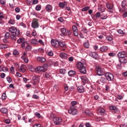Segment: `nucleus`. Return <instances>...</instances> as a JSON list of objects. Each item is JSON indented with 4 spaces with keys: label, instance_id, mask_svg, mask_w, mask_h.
<instances>
[{
    "label": "nucleus",
    "instance_id": "obj_1",
    "mask_svg": "<svg viewBox=\"0 0 127 127\" xmlns=\"http://www.w3.org/2000/svg\"><path fill=\"white\" fill-rule=\"evenodd\" d=\"M76 66L77 69H78L79 72L81 73V74H86V68L84 66V63L82 62V61L77 62Z\"/></svg>",
    "mask_w": 127,
    "mask_h": 127
},
{
    "label": "nucleus",
    "instance_id": "obj_2",
    "mask_svg": "<svg viewBox=\"0 0 127 127\" xmlns=\"http://www.w3.org/2000/svg\"><path fill=\"white\" fill-rule=\"evenodd\" d=\"M9 32L13 34V35H19L20 32L19 29H17L15 27H11L9 29Z\"/></svg>",
    "mask_w": 127,
    "mask_h": 127
},
{
    "label": "nucleus",
    "instance_id": "obj_3",
    "mask_svg": "<svg viewBox=\"0 0 127 127\" xmlns=\"http://www.w3.org/2000/svg\"><path fill=\"white\" fill-rule=\"evenodd\" d=\"M96 70L98 76H104L105 74V69L100 66H97L96 67Z\"/></svg>",
    "mask_w": 127,
    "mask_h": 127
},
{
    "label": "nucleus",
    "instance_id": "obj_4",
    "mask_svg": "<svg viewBox=\"0 0 127 127\" xmlns=\"http://www.w3.org/2000/svg\"><path fill=\"white\" fill-rule=\"evenodd\" d=\"M32 28H38L39 27V22H38V19L34 18L32 22Z\"/></svg>",
    "mask_w": 127,
    "mask_h": 127
},
{
    "label": "nucleus",
    "instance_id": "obj_5",
    "mask_svg": "<svg viewBox=\"0 0 127 127\" xmlns=\"http://www.w3.org/2000/svg\"><path fill=\"white\" fill-rule=\"evenodd\" d=\"M68 114L72 115V116H75L77 115V108L76 107H70V109L68 110Z\"/></svg>",
    "mask_w": 127,
    "mask_h": 127
},
{
    "label": "nucleus",
    "instance_id": "obj_6",
    "mask_svg": "<svg viewBox=\"0 0 127 127\" xmlns=\"http://www.w3.org/2000/svg\"><path fill=\"white\" fill-rule=\"evenodd\" d=\"M105 76L108 81H113L114 80V74L111 72H107Z\"/></svg>",
    "mask_w": 127,
    "mask_h": 127
},
{
    "label": "nucleus",
    "instance_id": "obj_7",
    "mask_svg": "<svg viewBox=\"0 0 127 127\" xmlns=\"http://www.w3.org/2000/svg\"><path fill=\"white\" fill-rule=\"evenodd\" d=\"M54 122L55 125L58 126L62 123V119L60 117H55L54 118Z\"/></svg>",
    "mask_w": 127,
    "mask_h": 127
},
{
    "label": "nucleus",
    "instance_id": "obj_8",
    "mask_svg": "<svg viewBox=\"0 0 127 127\" xmlns=\"http://www.w3.org/2000/svg\"><path fill=\"white\" fill-rule=\"evenodd\" d=\"M35 71L36 72H42L43 73L46 71V69L44 66H39L35 68Z\"/></svg>",
    "mask_w": 127,
    "mask_h": 127
},
{
    "label": "nucleus",
    "instance_id": "obj_9",
    "mask_svg": "<svg viewBox=\"0 0 127 127\" xmlns=\"http://www.w3.org/2000/svg\"><path fill=\"white\" fill-rule=\"evenodd\" d=\"M118 56L119 59L126 58L127 56V54L125 52H120L118 54Z\"/></svg>",
    "mask_w": 127,
    "mask_h": 127
},
{
    "label": "nucleus",
    "instance_id": "obj_10",
    "mask_svg": "<svg viewBox=\"0 0 127 127\" xmlns=\"http://www.w3.org/2000/svg\"><path fill=\"white\" fill-rule=\"evenodd\" d=\"M51 44L53 47H57L59 46V41L57 40H52Z\"/></svg>",
    "mask_w": 127,
    "mask_h": 127
},
{
    "label": "nucleus",
    "instance_id": "obj_11",
    "mask_svg": "<svg viewBox=\"0 0 127 127\" xmlns=\"http://www.w3.org/2000/svg\"><path fill=\"white\" fill-rule=\"evenodd\" d=\"M33 81H34V82L33 83V85L35 86V85H37L38 83H39V81H40V79L36 76H33L32 77Z\"/></svg>",
    "mask_w": 127,
    "mask_h": 127
},
{
    "label": "nucleus",
    "instance_id": "obj_12",
    "mask_svg": "<svg viewBox=\"0 0 127 127\" xmlns=\"http://www.w3.org/2000/svg\"><path fill=\"white\" fill-rule=\"evenodd\" d=\"M17 42L19 44L22 43V44H21V47H24V46H25V42L22 38H19V39L17 41Z\"/></svg>",
    "mask_w": 127,
    "mask_h": 127
},
{
    "label": "nucleus",
    "instance_id": "obj_13",
    "mask_svg": "<svg viewBox=\"0 0 127 127\" xmlns=\"http://www.w3.org/2000/svg\"><path fill=\"white\" fill-rule=\"evenodd\" d=\"M52 8H53V7L49 4H47L45 7V9L46 11H48V12H51V11H52Z\"/></svg>",
    "mask_w": 127,
    "mask_h": 127
},
{
    "label": "nucleus",
    "instance_id": "obj_14",
    "mask_svg": "<svg viewBox=\"0 0 127 127\" xmlns=\"http://www.w3.org/2000/svg\"><path fill=\"white\" fill-rule=\"evenodd\" d=\"M106 6L108 9H110L109 12L113 13V8H114V5L111 4L110 3H107L106 4Z\"/></svg>",
    "mask_w": 127,
    "mask_h": 127
},
{
    "label": "nucleus",
    "instance_id": "obj_15",
    "mask_svg": "<svg viewBox=\"0 0 127 127\" xmlns=\"http://www.w3.org/2000/svg\"><path fill=\"white\" fill-rule=\"evenodd\" d=\"M61 36H65V35L67 34V31H66V28H62L61 29Z\"/></svg>",
    "mask_w": 127,
    "mask_h": 127
},
{
    "label": "nucleus",
    "instance_id": "obj_16",
    "mask_svg": "<svg viewBox=\"0 0 127 127\" xmlns=\"http://www.w3.org/2000/svg\"><path fill=\"white\" fill-rule=\"evenodd\" d=\"M77 90L79 93H84L85 92V88H84L83 86H78L77 87Z\"/></svg>",
    "mask_w": 127,
    "mask_h": 127
},
{
    "label": "nucleus",
    "instance_id": "obj_17",
    "mask_svg": "<svg viewBox=\"0 0 127 127\" xmlns=\"http://www.w3.org/2000/svg\"><path fill=\"white\" fill-rule=\"evenodd\" d=\"M119 62L122 64H126L127 63V60L126 58H119Z\"/></svg>",
    "mask_w": 127,
    "mask_h": 127
},
{
    "label": "nucleus",
    "instance_id": "obj_18",
    "mask_svg": "<svg viewBox=\"0 0 127 127\" xmlns=\"http://www.w3.org/2000/svg\"><path fill=\"white\" fill-rule=\"evenodd\" d=\"M67 56L68 55H67V54L65 53H61L60 54V57H61V58H62L63 59H66Z\"/></svg>",
    "mask_w": 127,
    "mask_h": 127
},
{
    "label": "nucleus",
    "instance_id": "obj_19",
    "mask_svg": "<svg viewBox=\"0 0 127 127\" xmlns=\"http://www.w3.org/2000/svg\"><path fill=\"white\" fill-rule=\"evenodd\" d=\"M31 44H33L34 45H38V41L36 39H33L31 41Z\"/></svg>",
    "mask_w": 127,
    "mask_h": 127
},
{
    "label": "nucleus",
    "instance_id": "obj_20",
    "mask_svg": "<svg viewBox=\"0 0 127 127\" xmlns=\"http://www.w3.org/2000/svg\"><path fill=\"white\" fill-rule=\"evenodd\" d=\"M82 82H83V83H84V84H85V83H87V82H88V78H87V77L85 76H82L81 77Z\"/></svg>",
    "mask_w": 127,
    "mask_h": 127
},
{
    "label": "nucleus",
    "instance_id": "obj_21",
    "mask_svg": "<svg viewBox=\"0 0 127 127\" xmlns=\"http://www.w3.org/2000/svg\"><path fill=\"white\" fill-rule=\"evenodd\" d=\"M0 111L1 113H2V114H5V115H7V109H6V108H1Z\"/></svg>",
    "mask_w": 127,
    "mask_h": 127
},
{
    "label": "nucleus",
    "instance_id": "obj_22",
    "mask_svg": "<svg viewBox=\"0 0 127 127\" xmlns=\"http://www.w3.org/2000/svg\"><path fill=\"white\" fill-rule=\"evenodd\" d=\"M37 60H38V61H40V62L44 63V62H45V61H46V59H45L44 58L38 57L37 58Z\"/></svg>",
    "mask_w": 127,
    "mask_h": 127
},
{
    "label": "nucleus",
    "instance_id": "obj_23",
    "mask_svg": "<svg viewBox=\"0 0 127 127\" xmlns=\"http://www.w3.org/2000/svg\"><path fill=\"white\" fill-rule=\"evenodd\" d=\"M108 50V47L103 46L100 48V51L102 52H105Z\"/></svg>",
    "mask_w": 127,
    "mask_h": 127
},
{
    "label": "nucleus",
    "instance_id": "obj_24",
    "mask_svg": "<svg viewBox=\"0 0 127 127\" xmlns=\"http://www.w3.org/2000/svg\"><path fill=\"white\" fill-rule=\"evenodd\" d=\"M68 75H69L70 77H71V76H73L76 74V71H75L74 70H69L68 72Z\"/></svg>",
    "mask_w": 127,
    "mask_h": 127
},
{
    "label": "nucleus",
    "instance_id": "obj_25",
    "mask_svg": "<svg viewBox=\"0 0 127 127\" xmlns=\"http://www.w3.org/2000/svg\"><path fill=\"white\" fill-rule=\"evenodd\" d=\"M59 46H60L61 47H65L66 46V44L63 41L59 42Z\"/></svg>",
    "mask_w": 127,
    "mask_h": 127
},
{
    "label": "nucleus",
    "instance_id": "obj_26",
    "mask_svg": "<svg viewBox=\"0 0 127 127\" xmlns=\"http://www.w3.org/2000/svg\"><path fill=\"white\" fill-rule=\"evenodd\" d=\"M8 46L7 45L5 44H1L0 45V48L1 49H5V48H7Z\"/></svg>",
    "mask_w": 127,
    "mask_h": 127
},
{
    "label": "nucleus",
    "instance_id": "obj_27",
    "mask_svg": "<svg viewBox=\"0 0 127 127\" xmlns=\"http://www.w3.org/2000/svg\"><path fill=\"white\" fill-rule=\"evenodd\" d=\"M90 56L91 57H93V58H94V59H97V58H98V54H97V53H92Z\"/></svg>",
    "mask_w": 127,
    "mask_h": 127
},
{
    "label": "nucleus",
    "instance_id": "obj_28",
    "mask_svg": "<svg viewBox=\"0 0 127 127\" xmlns=\"http://www.w3.org/2000/svg\"><path fill=\"white\" fill-rule=\"evenodd\" d=\"M24 65L22 64L20 68H19V71H20V72H22V73H24V72H25V69H24Z\"/></svg>",
    "mask_w": 127,
    "mask_h": 127
},
{
    "label": "nucleus",
    "instance_id": "obj_29",
    "mask_svg": "<svg viewBox=\"0 0 127 127\" xmlns=\"http://www.w3.org/2000/svg\"><path fill=\"white\" fill-rule=\"evenodd\" d=\"M121 5L123 8H125L127 5V1L126 0H123V1L122 2Z\"/></svg>",
    "mask_w": 127,
    "mask_h": 127
},
{
    "label": "nucleus",
    "instance_id": "obj_30",
    "mask_svg": "<svg viewBox=\"0 0 127 127\" xmlns=\"http://www.w3.org/2000/svg\"><path fill=\"white\" fill-rule=\"evenodd\" d=\"M66 70L65 69H60V74H62L63 75H64V74H66Z\"/></svg>",
    "mask_w": 127,
    "mask_h": 127
},
{
    "label": "nucleus",
    "instance_id": "obj_31",
    "mask_svg": "<svg viewBox=\"0 0 127 127\" xmlns=\"http://www.w3.org/2000/svg\"><path fill=\"white\" fill-rule=\"evenodd\" d=\"M36 10H37V11H39L40 10H41V5L40 4H38L36 6L35 8Z\"/></svg>",
    "mask_w": 127,
    "mask_h": 127
},
{
    "label": "nucleus",
    "instance_id": "obj_32",
    "mask_svg": "<svg viewBox=\"0 0 127 127\" xmlns=\"http://www.w3.org/2000/svg\"><path fill=\"white\" fill-rule=\"evenodd\" d=\"M17 36H18V35H14L13 34H12V35L10 36V38L12 39V40H14V41H16Z\"/></svg>",
    "mask_w": 127,
    "mask_h": 127
},
{
    "label": "nucleus",
    "instance_id": "obj_33",
    "mask_svg": "<svg viewBox=\"0 0 127 127\" xmlns=\"http://www.w3.org/2000/svg\"><path fill=\"white\" fill-rule=\"evenodd\" d=\"M32 3V4L34 5V4H37L38 3V0H33L32 2L30 1L29 3L30 4Z\"/></svg>",
    "mask_w": 127,
    "mask_h": 127
},
{
    "label": "nucleus",
    "instance_id": "obj_34",
    "mask_svg": "<svg viewBox=\"0 0 127 127\" xmlns=\"http://www.w3.org/2000/svg\"><path fill=\"white\" fill-rule=\"evenodd\" d=\"M50 76H51L50 73H48V72H46L45 74H44V77L45 78H50Z\"/></svg>",
    "mask_w": 127,
    "mask_h": 127
},
{
    "label": "nucleus",
    "instance_id": "obj_35",
    "mask_svg": "<svg viewBox=\"0 0 127 127\" xmlns=\"http://www.w3.org/2000/svg\"><path fill=\"white\" fill-rule=\"evenodd\" d=\"M113 39V38L111 36H106V40H107L108 41H112Z\"/></svg>",
    "mask_w": 127,
    "mask_h": 127
},
{
    "label": "nucleus",
    "instance_id": "obj_36",
    "mask_svg": "<svg viewBox=\"0 0 127 127\" xmlns=\"http://www.w3.org/2000/svg\"><path fill=\"white\" fill-rule=\"evenodd\" d=\"M71 106L70 107H73V108H76V105H77V102L72 101L71 102Z\"/></svg>",
    "mask_w": 127,
    "mask_h": 127
},
{
    "label": "nucleus",
    "instance_id": "obj_37",
    "mask_svg": "<svg viewBox=\"0 0 127 127\" xmlns=\"http://www.w3.org/2000/svg\"><path fill=\"white\" fill-rule=\"evenodd\" d=\"M9 37V33L6 32L4 35L5 39H8Z\"/></svg>",
    "mask_w": 127,
    "mask_h": 127
},
{
    "label": "nucleus",
    "instance_id": "obj_38",
    "mask_svg": "<svg viewBox=\"0 0 127 127\" xmlns=\"http://www.w3.org/2000/svg\"><path fill=\"white\" fill-rule=\"evenodd\" d=\"M84 45L85 48H89V41H86L84 43Z\"/></svg>",
    "mask_w": 127,
    "mask_h": 127
},
{
    "label": "nucleus",
    "instance_id": "obj_39",
    "mask_svg": "<svg viewBox=\"0 0 127 127\" xmlns=\"http://www.w3.org/2000/svg\"><path fill=\"white\" fill-rule=\"evenodd\" d=\"M106 78H105L104 77H101L100 78V82H101V83H106Z\"/></svg>",
    "mask_w": 127,
    "mask_h": 127
},
{
    "label": "nucleus",
    "instance_id": "obj_40",
    "mask_svg": "<svg viewBox=\"0 0 127 127\" xmlns=\"http://www.w3.org/2000/svg\"><path fill=\"white\" fill-rule=\"evenodd\" d=\"M21 58L22 59H23L24 62H25L26 63H28V59H27L26 58H25L24 56H22Z\"/></svg>",
    "mask_w": 127,
    "mask_h": 127
},
{
    "label": "nucleus",
    "instance_id": "obj_41",
    "mask_svg": "<svg viewBox=\"0 0 127 127\" xmlns=\"http://www.w3.org/2000/svg\"><path fill=\"white\" fill-rule=\"evenodd\" d=\"M65 5H66V4L63 3V2H60L59 3V6L60 7H62L63 8L64 7H65Z\"/></svg>",
    "mask_w": 127,
    "mask_h": 127
},
{
    "label": "nucleus",
    "instance_id": "obj_42",
    "mask_svg": "<svg viewBox=\"0 0 127 127\" xmlns=\"http://www.w3.org/2000/svg\"><path fill=\"white\" fill-rule=\"evenodd\" d=\"M31 46L30 45H27L26 46V51H29V50H31Z\"/></svg>",
    "mask_w": 127,
    "mask_h": 127
},
{
    "label": "nucleus",
    "instance_id": "obj_43",
    "mask_svg": "<svg viewBox=\"0 0 127 127\" xmlns=\"http://www.w3.org/2000/svg\"><path fill=\"white\" fill-rule=\"evenodd\" d=\"M35 115L36 117H37V118H38V119H40V118H41V115H40V113L38 112H36L35 113Z\"/></svg>",
    "mask_w": 127,
    "mask_h": 127
},
{
    "label": "nucleus",
    "instance_id": "obj_44",
    "mask_svg": "<svg viewBox=\"0 0 127 127\" xmlns=\"http://www.w3.org/2000/svg\"><path fill=\"white\" fill-rule=\"evenodd\" d=\"M118 32L119 34H126V33L124 32V31L122 30V29L118 30Z\"/></svg>",
    "mask_w": 127,
    "mask_h": 127
},
{
    "label": "nucleus",
    "instance_id": "obj_45",
    "mask_svg": "<svg viewBox=\"0 0 127 127\" xmlns=\"http://www.w3.org/2000/svg\"><path fill=\"white\" fill-rule=\"evenodd\" d=\"M89 8H90V7H89V6H86V7L83 8L81 9V10H82V11H87V10H88Z\"/></svg>",
    "mask_w": 127,
    "mask_h": 127
},
{
    "label": "nucleus",
    "instance_id": "obj_46",
    "mask_svg": "<svg viewBox=\"0 0 127 127\" xmlns=\"http://www.w3.org/2000/svg\"><path fill=\"white\" fill-rule=\"evenodd\" d=\"M8 23H9L10 24L13 25V24H14V23H15V22L14 21V20H13L12 19H10L8 21Z\"/></svg>",
    "mask_w": 127,
    "mask_h": 127
},
{
    "label": "nucleus",
    "instance_id": "obj_47",
    "mask_svg": "<svg viewBox=\"0 0 127 127\" xmlns=\"http://www.w3.org/2000/svg\"><path fill=\"white\" fill-rule=\"evenodd\" d=\"M6 80L7 81V82H8L9 83H11L12 79H11V78H10V77L9 76H7L6 77Z\"/></svg>",
    "mask_w": 127,
    "mask_h": 127
},
{
    "label": "nucleus",
    "instance_id": "obj_48",
    "mask_svg": "<svg viewBox=\"0 0 127 127\" xmlns=\"http://www.w3.org/2000/svg\"><path fill=\"white\" fill-rule=\"evenodd\" d=\"M101 16V13L100 12H97L95 14V17L96 18H99Z\"/></svg>",
    "mask_w": 127,
    "mask_h": 127
},
{
    "label": "nucleus",
    "instance_id": "obj_49",
    "mask_svg": "<svg viewBox=\"0 0 127 127\" xmlns=\"http://www.w3.org/2000/svg\"><path fill=\"white\" fill-rule=\"evenodd\" d=\"M110 110H111V111H115V110H117V107L116 106H111L110 107Z\"/></svg>",
    "mask_w": 127,
    "mask_h": 127
},
{
    "label": "nucleus",
    "instance_id": "obj_50",
    "mask_svg": "<svg viewBox=\"0 0 127 127\" xmlns=\"http://www.w3.org/2000/svg\"><path fill=\"white\" fill-rule=\"evenodd\" d=\"M5 93H4L2 94L1 98H2V100H5L6 99V96H5Z\"/></svg>",
    "mask_w": 127,
    "mask_h": 127
},
{
    "label": "nucleus",
    "instance_id": "obj_51",
    "mask_svg": "<svg viewBox=\"0 0 127 127\" xmlns=\"http://www.w3.org/2000/svg\"><path fill=\"white\" fill-rule=\"evenodd\" d=\"M72 30H73V31H78V28H77L76 26H73Z\"/></svg>",
    "mask_w": 127,
    "mask_h": 127
},
{
    "label": "nucleus",
    "instance_id": "obj_52",
    "mask_svg": "<svg viewBox=\"0 0 127 127\" xmlns=\"http://www.w3.org/2000/svg\"><path fill=\"white\" fill-rule=\"evenodd\" d=\"M47 54L49 55V56H53V52L50 51V52H47Z\"/></svg>",
    "mask_w": 127,
    "mask_h": 127
},
{
    "label": "nucleus",
    "instance_id": "obj_53",
    "mask_svg": "<svg viewBox=\"0 0 127 127\" xmlns=\"http://www.w3.org/2000/svg\"><path fill=\"white\" fill-rule=\"evenodd\" d=\"M88 90L89 93L90 92H93V90H94V88H93V87H92V86H90L88 88Z\"/></svg>",
    "mask_w": 127,
    "mask_h": 127
},
{
    "label": "nucleus",
    "instance_id": "obj_54",
    "mask_svg": "<svg viewBox=\"0 0 127 127\" xmlns=\"http://www.w3.org/2000/svg\"><path fill=\"white\" fill-rule=\"evenodd\" d=\"M58 20L59 21H60V22H63L64 21V19L61 17L58 18Z\"/></svg>",
    "mask_w": 127,
    "mask_h": 127
},
{
    "label": "nucleus",
    "instance_id": "obj_55",
    "mask_svg": "<svg viewBox=\"0 0 127 127\" xmlns=\"http://www.w3.org/2000/svg\"><path fill=\"white\" fill-rule=\"evenodd\" d=\"M26 35L29 37L31 36V32H30V31H27L26 33Z\"/></svg>",
    "mask_w": 127,
    "mask_h": 127
},
{
    "label": "nucleus",
    "instance_id": "obj_56",
    "mask_svg": "<svg viewBox=\"0 0 127 127\" xmlns=\"http://www.w3.org/2000/svg\"><path fill=\"white\" fill-rule=\"evenodd\" d=\"M36 34H37L36 31L35 30H34L31 34V35L32 36H36Z\"/></svg>",
    "mask_w": 127,
    "mask_h": 127
},
{
    "label": "nucleus",
    "instance_id": "obj_57",
    "mask_svg": "<svg viewBox=\"0 0 127 127\" xmlns=\"http://www.w3.org/2000/svg\"><path fill=\"white\" fill-rule=\"evenodd\" d=\"M54 89V91H55V92H57V91H58V87L57 86V85H55L53 87Z\"/></svg>",
    "mask_w": 127,
    "mask_h": 127
},
{
    "label": "nucleus",
    "instance_id": "obj_58",
    "mask_svg": "<svg viewBox=\"0 0 127 127\" xmlns=\"http://www.w3.org/2000/svg\"><path fill=\"white\" fill-rule=\"evenodd\" d=\"M109 56H111V57H114V56H115L116 54L114 53H110L108 54Z\"/></svg>",
    "mask_w": 127,
    "mask_h": 127
},
{
    "label": "nucleus",
    "instance_id": "obj_59",
    "mask_svg": "<svg viewBox=\"0 0 127 127\" xmlns=\"http://www.w3.org/2000/svg\"><path fill=\"white\" fill-rule=\"evenodd\" d=\"M13 54L14 55H18V51H17L16 50H14L13 52Z\"/></svg>",
    "mask_w": 127,
    "mask_h": 127
},
{
    "label": "nucleus",
    "instance_id": "obj_60",
    "mask_svg": "<svg viewBox=\"0 0 127 127\" xmlns=\"http://www.w3.org/2000/svg\"><path fill=\"white\" fill-rule=\"evenodd\" d=\"M85 115H87V116H90V115H91V112L89 111H85Z\"/></svg>",
    "mask_w": 127,
    "mask_h": 127
},
{
    "label": "nucleus",
    "instance_id": "obj_61",
    "mask_svg": "<svg viewBox=\"0 0 127 127\" xmlns=\"http://www.w3.org/2000/svg\"><path fill=\"white\" fill-rule=\"evenodd\" d=\"M82 31L84 33H88V30L86 28H84L82 29Z\"/></svg>",
    "mask_w": 127,
    "mask_h": 127
},
{
    "label": "nucleus",
    "instance_id": "obj_62",
    "mask_svg": "<svg viewBox=\"0 0 127 127\" xmlns=\"http://www.w3.org/2000/svg\"><path fill=\"white\" fill-rule=\"evenodd\" d=\"M99 111H100V114H104V113H105V109H104L100 108L99 109Z\"/></svg>",
    "mask_w": 127,
    "mask_h": 127
},
{
    "label": "nucleus",
    "instance_id": "obj_63",
    "mask_svg": "<svg viewBox=\"0 0 127 127\" xmlns=\"http://www.w3.org/2000/svg\"><path fill=\"white\" fill-rule=\"evenodd\" d=\"M73 35H74V36H78V31H74Z\"/></svg>",
    "mask_w": 127,
    "mask_h": 127
},
{
    "label": "nucleus",
    "instance_id": "obj_64",
    "mask_svg": "<svg viewBox=\"0 0 127 127\" xmlns=\"http://www.w3.org/2000/svg\"><path fill=\"white\" fill-rule=\"evenodd\" d=\"M0 3L1 4H5V0H0Z\"/></svg>",
    "mask_w": 127,
    "mask_h": 127
}]
</instances>
